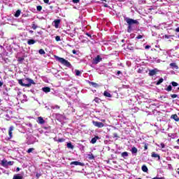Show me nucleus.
Listing matches in <instances>:
<instances>
[{"mask_svg":"<svg viewBox=\"0 0 179 179\" xmlns=\"http://www.w3.org/2000/svg\"><path fill=\"white\" fill-rule=\"evenodd\" d=\"M17 171H20V168H17Z\"/></svg>","mask_w":179,"mask_h":179,"instance_id":"56","label":"nucleus"},{"mask_svg":"<svg viewBox=\"0 0 179 179\" xmlns=\"http://www.w3.org/2000/svg\"><path fill=\"white\" fill-rule=\"evenodd\" d=\"M91 85H92V86H94V87H99V84H97V83H96L92 82V83H91Z\"/></svg>","mask_w":179,"mask_h":179,"instance_id":"28","label":"nucleus"},{"mask_svg":"<svg viewBox=\"0 0 179 179\" xmlns=\"http://www.w3.org/2000/svg\"><path fill=\"white\" fill-rule=\"evenodd\" d=\"M13 129H15V127L13 126H10L9 128V130H8V135L10 136V139H12V138H13L12 132H13Z\"/></svg>","mask_w":179,"mask_h":179,"instance_id":"7","label":"nucleus"},{"mask_svg":"<svg viewBox=\"0 0 179 179\" xmlns=\"http://www.w3.org/2000/svg\"><path fill=\"white\" fill-rule=\"evenodd\" d=\"M157 72H159V70L157 69H155L153 70H150L149 71V76H155V75H156V73H157Z\"/></svg>","mask_w":179,"mask_h":179,"instance_id":"6","label":"nucleus"},{"mask_svg":"<svg viewBox=\"0 0 179 179\" xmlns=\"http://www.w3.org/2000/svg\"><path fill=\"white\" fill-rule=\"evenodd\" d=\"M1 166H3V167H8V161L6 159L2 160Z\"/></svg>","mask_w":179,"mask_h":179,"instance_id":"13","label":"nucleus"},{"mask_svg":"<svg viewBox=\"0 0 179 179\" xmlns=\"http://www.w3.org/2000/svg\"><path fill=\"white\" fill-rule=\"evenodd\" d=\"M20 61H23V59H20Z\"/></svg>","mask_w":179,"mask_h":179,"instance_id":"59","label":"nucleus"},{"mask_svg":"<svg viewBox=\"0 0 179 179\" xmlns=\"http://www.w3.org/2000/svg\"><path fill=\"white\" fill-rule=\"evenodd\" d=\"M43 92L45 93H50L51 92V88L48 87H44L42 88Z\"/></svg>","mask_w":179,"mask_h":179,"instance_id":"9","label":"nucleus"},{"mask_svg":"<svg viewBox=\"0 0 179 179\" xmlns=\"http://www.w3.org/2000/svg\"><path fill=\"white\" fill-rule=\"evenodd\" d=\"M175 31H176L177 33H179V27L176 28V29H175Z\"/></svg>","mask_w":179,"mask_h":179,"instance_id":"49","label":"nucleus"},{"mask_svg":"<svg viewBox=\"0 0 179 179\" xmlns=\"http://www.w3.org/2000/svg\"><path fill=\"white\" fill-rule=\"evenodd\" d=\"M170 66H171V68H175V69H178V66H177L176 63H171Z\"/></svg>","mask_w":179,"mask_h":179,"instance_id":"22","label":"nucleus"},{"mask_svg":"<svg viewBox=\"0 0 179 179\" xmlns=\"http://www.w3.org/2000/svg\"><path fill=\"white\" fill-rule=\"evenodd\" d=\"M41 174L40 173H36V177H37V178H40V177H41Z\"/></svg>","mask_w":179,"mask_h":179,"instance_id":"46","label":"nucleus"},{"mask_svg":"<svg viewBox=\"0 0 179 179\" xmlns=\"http://www.w3.org/2000/svg\"><path fill=\"white\" fill-rule=\"evenodd\" d=\"M67 148L69 149H73V145H72V143H67Z\"/></svg>","mask_w":179,"mask_h":179,"instance_id":"24","label":"nucleus"},{"mask_svg":"<svg viewBox=\"0 0 179 179\" xmlns=\"http://www.w3.org/2000/svg\"><path fill=\"white\" fill-rule=\"evenodd\" d=\"M26 80H27L29 83L27 84L23 83V80H19L18 83L21 85V86H24V87H30L31 85H36V83H34V80H33L32 79L27 78Z\"/></svg>","mask_w":179,"mask_h":179,"instance_id":"1","label":"nucleus"},{"mask_svg":"<svg viewBox=\"0 0 179 179\" xmlns=\"http://www.w3.org/2000/svg\"><path fill=\"white\" fill-rule=\"evenodd\" d=\"M171 97L172 99H177V97H178V95H177V94H171Z\"/></svg>","mask_w":179,"mask_h":179,"instance_id":"32","label":"nucleus"},{"mask_svg":"<svg viewBox=\"0 0 179 179\" xmlns=\"http://www.w3.org/2000/svg\"><path fill=\"white\" fill-rule=\"evenodd\" d=\"M125 20L129 26H132V24H138L139 23L138 20L131 18H126Z\"/></svg>","mask_w":179,"mask_h":179,"instance_id":"3","label":"nucleus"},{"mask_svg":"<svg viewBox=\"0 0 179 179\" xmlns=\"http://www.w3.org/2000/svg\"><path fill=\"white\" fill-rule=\"evenodd\" d=\"M73 54H76V50H73Z\"/></svg>","mask_w":179,"mask_h":179,"instance_id":"54","label":"nucleus"},{"mask_svg":"<svg viewBox=\"0 0 179 179\" xmlns=\"http://www.w3.org/2000/svg\"><path fill=\"white\" fill-rule=\"evenodd\" d=\"M178 38H179V35H178Z\"/></svg>","mask_w":179,"mask_h":179,"instance_id":"64","label":"nucleus"},{"mask_svg":"<svg viewBox=\"0 0 179 179\" xmlns=\"http://www.w3.org/2000/svg\"><path fill=\"white\" fill-rule=\"evenodd\" d=\"M160 146H161V148H162V149H164V148H165V145H164V143H162L161 144H160Z\"/></svg>","mask_w":179,"mask_h":179,"instance_id":"39","label":"nucleus"},{"mask_svg":"<svg viewBox=\"0 0 179 179\" xmlns=\"http://www.w3.org/2000/svg\"><path fill=\"white\" fill-rule=\"evenodd\" d=\"M171 85H172V86H173V87H177V86L178 85V83H177L173 81V82L171 83Z\"/></svg>","mask_w":179,"mask_h":179,"instance_id":"29","label":"nucleus"},{"mask_svg":"<svg viewBox=\"0 0 179 179\" xmlns=\"http://www.w3.org/2000/svg\"><path fill=\"white\" fill-rule=\"evenodd\" d=\"M38 52L41 54V55H44V54H45V51H44L43 49L39 50Z\"/></svg>","mask_w":179,"mask_h":179,"instance_id":"26","label":"nucleus"},{"mask_svg":"<svg viewBox=\"0 0 179 179\" xmlns=\"http://www.w3.org/2000/svg\"><path fill=\"white\" fill-rule=\"evenodd\" d=\"M36 9H37V10H38V12H40L43 9V7L41 6H38L36 7Z\"/></svg>","mask_w":179,"mask_h":179,"instance_id":"31","label":"nucleus"},{"mask_svg":"<svg viewBox=\"0 0 179 179\" xmlns=\"http://www.w3.org/2000/svg\"><path fill=\"white\" fill-rule=\"evenodd\" d=\"M8 166H12L13 164V162H8Z\"/></svg>","mask_w":179,"mask_h":179,"instance_id":"40","label":"nucleus"},{"mask_svg":"<svg viewBox=\"0 0 179 179\" xmlns=\"http://www.w3.org/2000/svg\"><path fill=\"white\" fill-rule=\"evenodd\" d=\"M152 157H158V160H160V155H159V154H156L155 152L152 153Z\"/></svg>","mask_w":179,"mask_h":179,"instance_id":"21","label":"nucleus"},{"mask_svg":"<svg viewBox=\"0 0 179 179\" xmlns=\"http://www.w3.org/2000/svg\"><path fill=\"white\" fill-rule=\"evenodd\" d=\"M178 90H179V87H178Z\"/></svg>","mask_w":179,"mask_h":179,"instance_id":"61","label":"nucleus"},{"mask_svg":"<svg viewBox=\"0 0 179 179\" xmlns=\"http://www.w3.org/2000/svg\"><path fill=\"white\" fill-rule=\"evenodd\" d=\"M131 152L132 155H136V154L138 153V148H136V147H133L131 150Z\"/></svg>","mask_w":179,"mask_h":179,"instance_id":"10","label":"nucleus"},{"mask_svg":"<svg viewBox=\"0 0 179 179\" xmlns=\"http://www.w3.org/2000/svg\"><path fill=\"white\" fill-rule=\"evenodd\" d=\"M103 96H105V97H113V96L111 95V94H110V92L105 91L103 92Z\"/></svg>","mask_w":179,"mask_h":179,"instance_id":"17","label":"nucleus"},{"mask_svg":"<svg viewBox=\"0 0 179 179\" xmlns=\"http://www.w3.org/2000/svg\"><path fill=\"white\" fill-rule=\"evenodd\" d=\"M75 72L76 76H80V71L79 70H76Z\"/></svg>","mask_w":179,"mask_h":179,"instance_id":"30","label":"nucleus"},{"mask_svg":"<svg viewBox=\"0 0 179 179\" xmlns=\"http://www.w3.org/2000/svg\"><path fill=\"white\" fill-rule=\"evenodd\" d=\"M52 108H53V110H55V108L59 110V106H58V105H55V106H52Z\"/></svg>","mask_w":179,"mask_h":179,"instance_id":"36","label":"nucleus"},{"mask_svg":"<svg viewBox=\"0 0 179 179\" xmlns=\"http://www.w3.org/2000/svg\"><path fill=\"white\" fill-rule=\"evenodd\" d=\"M54 23L55 29H58L59 27V23H61V20H55Z\"/></svg>","mask_w":179,"mask_h":179,"instance_id":"8","label":"nucleus"},{"mask_svg":"<svg viewBox=\"0 0 179 179\" xmlns=\"http://www.w3.org/2000/svg\"><path fill=\"white\" fill-rule=\"evenodd\" d=\"M29 33H31V34H33V33H34V31H33L32 30H29Z\"/></svg>","mask_w":179,"mask_h":179,"instance_id":"53","label":"nucleus"},{"mask_svg":"<svg viewBox=\"0 0 179 179\" xmlns=\"http://www.w3.org/2000/svg\"><path fill=\"white\" fill-rule=\"evenodd\" d=\"M3 85V83L2 81H0V87Z\"/></svg>","mask_w":179,"mask_h":179,"instance_id":"51","label":"nucleus"},{"mask_svg":"<svg viewBox=\"0 0 179 179\" xmlns=\"http://www.w3.org/2000/svg\"><path fill=\"white\" fill-rule=\"evenodd\" d=\"M103 59L100 57V55H97L94 59L92 64L97 65L99 62H100Z\"/></svg>","mask_w":179,"mask_h":179,"instance_id":"4","label":"nucleus"},{"mask_svg":"<svg viewBox=\"0 0 179 179\" xmlns=\"http://www.w3.org/2000/svg\"><path fill=\"white\" fill-rule=\"evenodd\" d=\"M113 135H114L115 138H117L118 136V135L116 133H115Z\"/></svg>","mask_w":179,"mask_h":179,"instance_id":"52","label":"nucleus"},{"mask_svg":"<svg viewBox=\"0 0 179 179\" xmlns=\"http://www.w3.org/2000/svg\"><path fill=\"white\" fill-rule=\"evenodd\" d=\"M32 29H34V30H36V29H37V25H36V24H33L32 25Z\"/></svg>","mask_w":179,"mask_h":179,"instance_id":"38","label":"nucleus"},{"mask_svg":"<svg viewBox=\"0 0 179 179\" xmlns=\"http://www.w3.org/2000/svg\"><path fill=\"white\" fill-rule=\"evenodd\" d=\"M163 78H160L157 82V85H159L162 83H163Z\"/></svg>","mask_w":179,"mask_h":179,"instance_id":"27","label":"nucleus"},{"mask_svg":"<svg viewBox=\"0 0 179 179\" xmlns=\"http://www.w3.org/2000/svg\"><path fill=\"white\" fill-rule=\"evenodd\" d=\"M178 144H179V139H178Z\"/></svg>","mask_w":179,"mask_h":179,"instance_id":"60","label":"nucleus"},{"mask_svg":"<svg viewBox=\"0 0 179 179\" xmlns=\"http://www.w3.org/2000/svg\"><path fill=\"white\" fill-rule=\"evenodd\" d=\"M101 1H106V0H101Z\"/></svg>","mask_w":179,"mask_h":179,"instance_id":"62","label":"nucleus"},{"mask_svg":"<svg viewBox=\"0 0 179 179\" xmlns=\"http://www.w3.org/2000/svg\"><path fill=\"white\" fill-rule=\"evenodd\" d=\"M43 2L50 5V0H43Z\"/></svg>","mask_w":179,"mask_h":179,"instance_id":"41","label":"nucleus"},{"mask_svg":"<svg viewBox=\"0 0 179 179\" xmlns=\"http://www.w3.org/2000/svg\"><path fill=\"white\" fill-rule=\"evenodd\" d=\"M102 122H106V120H102Z\"/></svg>","mask_w":179,"mask_h":179,"instance_id":"58","label":"nucleus"},{"mask_svg":"<svg viewBox=\"0 0 179 179\" xmlns=\"http://www.w3.org/2000/svg\"><path fill=\"white\" fill-rule=\"evenodd\" d=\"M149 48H150V45H146L145 46V50H149Z\"/></svg>","mask_w":179,"mask_h":179,"instance_id":"48","label":"nucleus"},{"mask_svg":"<svg viewBox=\"0 0 179 179\" xmlns=\"http://www.w3.org/2000/svg\"><path fill=\"white\" fill-rule=\"evenodd\" d=\"M117 75H121V71H117Z\"/></svg>","mask_w":179,"mask_h":179,"instance_id":"55","label":"nucleus"},{"mask_svg":"<svg viewBox=\"0 0 179 179\" xmlns=\"http://www.w3.org/2000/svg\"><path fill=\"white\" fill-rule=\"evenodd\" d=\"M97 139H99V136H96L94 138H92L91 143H96L97 142Z\"/></svg>","mask_w":179,"mask_h":179,"instance_id":"16","label":"nucleus"},{"mask_svg":"<svg viewBox=\"0 0 179 179\" xmlns=\"http://www.w3.org/2000/svg\"><path fill=\"white\" fill-rule=\"evenodd\" d=\"M13 179H23V177L20 175H14Z\"/></svg>","mask_w":179,"mask_h":179,"instance_id":"23","label":"nucleus"},{"mask_svg":"<svg viewBox=\"0 0 179 179\" xmlns=\"http://www.w3.org/2000/svg\"><path fill=\"white\" fill-rule=\"evenodd\" d=\"M20 13H22V11L20 10H17L15 14V17H19L20 16Z\"/></svg>","mask_w":179,"mask_h":179,"instance_id":"20","label":"nucleus"},{"mask_svg":"<svg viewBox=\"0 0 179 179\" xmlns=\"http://www.w3.org/2000/svg\"><path fill=\"white\" fill-rule=\"evenodd\" d=\"M128 29V31L129 33L131 31V29H132V25H129Z\"/></svg>","mask_w":179,"mask_h":179,"instance_id":"42","label":"nucleus"},{"mask_svg":"<svg viewBox=\"0 0 179 179\" xmlns=\"http://www.w3.org/2000/svg\"><path fill=\"white\" fill-rule=\"evenodd\" d=\"M158 63H159L160 62V59H157V61Z\"/></svg>","mask_w":179,"mask_h":179,"instance_id":"57","label":"nucleus"},{"mask_svg":"<svg viewBox=\"0 0 179 179\" xmlns=\"http://www.w3.org/2000/svg\"><path fill=\"white\" fill-rule=\"evenodd\" d=\"M88 157H89V159H94V155H92V154H90V155H88Z\"/></svg>","mask_w":179,"mask_h":179,"instance_id":"34","label":"nucleus"},{"mask_svg":"<svg viewBox=\"0 0 179 179\" xmlns=\"http://www.w3.org/2000/svg\"><path fill=\"white\" fill-rule=\"evenodd\" d=\"M136 38H138V40L142 38V35H139L138 36L136 37Z\"/></svg>","mask_w":179,"mask_h":179,"instance_id":"47","label":"nucleus"},{"mask_svg":"<svg viewBox=\"0 0 179 179\" xmlns=\"http://www.w3.org/2000/svg\"><path fill=\"white\" fill-rule=\"evenodd\" d=\"M38 124H43L45 122V121H44V119H43V117H38Z\"/></svg>","mask_w":179,"mask_h":179,"instance_id":"14","label":"nucleus"},{"mask_svg":"<svg viewBox=\"0 0 179 179\" xmlns=\"http://www.w3.org/2000/svg\"><path fill=\"white\" fill-rule=\"evenodd\" d=\"M27 44L29 45H33V44H36V41L34 39H29L27 41Z\"/></svg>","mask_w":179,"mask_h":179,"instance_id":"11","label":"nucleus"},{"mask_svg":"<svg viewBox=\"0 0 179 179\" xmlns=\"http://www.w3.org/2000/svg\"><path fill=\"white\" fill-rule=\"evenodd\" d=\"M55 40H56V41H61V36H57L55 37Z\"/></svg>","mask_w":179,"mask_h":179,"instance_id":"33","label":"nucleus"},{"mask_svg":"<svg viewBox=\"0 0 179 179\" xmlns=\"http://www.w3.org/2000/svg\"><path fill=\"white\" fill-rule=\"evenodd\" d=\"M33 150H34V148H29L27 150V153H31V152H33Z\"/></svg>","mask_w":179,"mask_h":179,"instance_id":"37","label":"nucleus"},{"mask_svg":"<svg viewBox=\"0 0 179 179\" xmlns=\"http://www.w3.org/2000/svg\"><path fill=\"white\" fill-rule=\"evenodd\" d=\"M138 179H142V178H138Z\"/></svg>","mask_w":179,"mask_h":179,"instance_id":"63","label":"nucleus"},{"mask_svg":"<svg viewBox=\"0 0 179 179\" xmlns=\"http://www.w3.org/2000/svg\"><path fill=\"white\" fill-rule=\"evenodd\" d=\"M55 58L57 59V61H59V62L62 64V65H64V66H67V68H70L71 63L69 62H68V60H66L62 57H59L58 56H55Z\"/></svg>","mask_w":179,"mask_h":179,"instance_id":"2","label":"nucleus"},{"mask_svg":"<svg viewBox=\"0 0 179 179\" xmlns=\"http://www.w3.org/2000/svg\"><path fill=\"white\" fill-rule=\"evenodd\" d=\"M92 123L93 125H94V127H97V128H103V127H104V124H103V122L93 121Z\"/></svg>","mask_w":179,"mask_h":179,"instance_id":"5","label":"nucleus"},{"mask_svg":"<svg viewBox=\"0 0 179 179\" xmlns=\"http://www.w3.org/2000/svg\"><path fill=\"white\" fill-rule=\"evenodd\" d=\"M73 3H78L79 0H73Z\"/></svg>","mask_w":179,"mask_h":179,"instance_id":"44","label":"nucleus"},{"mask_svg":"<svg viewBox=\"0 0 179 179\" xmlns=\"http://www.w3.org/2000/svg\"><path fill=\"white\" fill-rule=\"evenodd\" d=\"M171 118H173V120H176V122H178L179 121V117H178V115H172Z\"/></svg>","mask_w":179,"mask_h":179,"instance_id":"15","label":"nucleus"},{"mask_svg":"<svg viewBox=\"0 0 179 179\" xmlns=\"http://www.w3.org/2000/svg\"><path fill=\"white\" fill-rule=\"evenodd\" d=\"M57 142H64V138H59L57 140Z\"/></svg>","mask_w":179,"mask_h":179,"instance_id":"43","label":"nucleus"},{"mask_svg":"<svg viewBox=\"0 0 179 179\" xmlns=\"http://www.w3.org/2000/svg\"><path fill=\"white\" fill-rule=\"evenodd\" d=\"M94 101H95V103H99V102H100V99L96 97V98L94 99Z\"/></svg>","mask_w":179,"mask_h":179,"instance_id":"35","label":"nucleus"},{"mask_svg":"<svg viewBox=\"0 0 179 179\" xmlns=\"http://www.w3.org/2000/svg\"><path fill=\"white\" fill-rule=\"evenodd\" d=\"M71 166H72V165H74V166H82L83 164H82L81 162H78V161H75V162H72L71 163Z\"/></svg>","mask_w":179,"mask_h":179,"instance_id":"12","label":"nucleus"},{"mask_svg":"<svg viewBox=\"0 0 179 179\" xmlns=\"http://www.w3.org/2000/svg\"><path fill=\"white\" fill-rule=\"evenodd\" d=\"M86 36H87L88 37H90V38H92V35H90V34L86 33Z\"/></svg>","mask_w":179,"mask_h":179,"instance_id":"45","label":"nucleus"},{"mask_svg":"<svg viewBox=\"0 0 179 179\" xmlns=\"http://www.w3.org/2000/svg\"><path fill=\"white\" fill-rule=\"evenodd\" d=\"M141 169L144 173H148V166H146L145 165H143Z\"/></svg>","mask_w":179,"mask_h":179,"instance_id":"19","label":"nucleus"},{"mask_svg":"<svg viewBox=\"0 0 179 179\" xmlns=\"http://www.w3.org/2000/svg\"><path fill=\"white\" fill-rule=\"evenodd\" d=\"M122 157L127 159L128 157V152H124L121 154Z\"/></svg>","mask_w":179,"mask_h":179,"instance_id":"18","label":"nucleus"},{"mask_svg":"<svg viewBox=\"0 0 179 179\" xmlns=\"http://www.w3.org/2000/svg\"><path fill=\"white\" fill-rule=\"evenodd\" d=\"M172 90H173V87H171V85H169L168 87L165 89L166 92H171Z\"/></svg>","mask_w":179,"mask_h":179,"instance_id":"25","label":"nucleus"},{"mask_svg":"<svg viewBox=\"0 0 179 179\" xmlns=\"http://www.w3.org/2000/svg\"><path fill=\"white\" fill-rule=\"evenodd\" d=\"M144 149H145V150H148V145H145V147H144Z\"/></svg>","mask_w":179,"mask_h":179,"instance_id":"50","label":"nucleus"}]
</instances>
